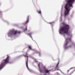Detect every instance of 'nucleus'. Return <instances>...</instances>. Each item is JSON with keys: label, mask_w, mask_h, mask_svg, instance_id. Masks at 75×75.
Listing matches in <instances>:
<instances>
[{"label": "nucleus", "mask_w": 75, "mask_h": 75, "mask_svg": "<svg viewBox=\"0 0 75 75\" xmlns=\"http://www.w3.org/2000/svg\"><path fill=\"white\" fill-rule=\"evenodd\" d=\"M59 62L58 63L57 65L56 66V67L55 68V70H58V69H58V65H59Z\"/></svg>", "instance_id": "nucleus-8"}, {"label": "nucleus", "mask_w": 75, "mask_h": 75, "mask_svg": "<svg viewBox=\"0 0 75 75\" xmlns=\"http://www.w3.org/2000/svg\"><path fill=\"white\" fill-rule=\"evenodd\" d=\"M68 40L70 41H71V38H70L66 39V42L65 43V45H68V42L67 41H68Z\"/></svg>", "instance_id": "nucleus-5"}, {"label": "nucleus", "mask_w": 75, "mask_h": 75, "mask_svg": "<svg viewBox=\"0 0 75 75\" xmlns=\"http://www.w3.org/2000/svg\"><path fill=\"white\" fill-rule=\"evenodd\" d=\"M40 64L39 63L38 64V67H39V71H40V72H42V71L41 70V68H40Z\"/></svg>", "instance_id": "nucleus-10"}, {"label": "nucleus", "mask_w": 75, "mask_h": 75, "mask_svg": "<svg viewBox=\"0 0 75 75\" xmlns=\"http://www.w3.org/2000/svg\"><path fill=\"white\" fill-rule=\"evenodd\" d=\"M7 55V57L6 58V59L3 60L2 61V63L0 65V69H1L7 64H8V63H9V56Z\"/></svg>", "instance_id": "nucleus-3"}, {"label": "nucleus", "mask_w": 75, "mask_h": 75, "mask_svg": "<svg viewBox=\"0 0 75 75\" xmlns=\"http://www.w3.org/2000/svg\"><path fill=\"white\" fill-rule=\"evenodd\" d=\"M0 13H2V12L0 11Z\"/></svg>", "instance_id": "nucleus-19"}, {"label": "nucleus", "mask_w": 75, "mask_h": 75, "mask_svg": "<svg viewBox=\"0 0 75 75\" xmlns=\"http://www.w3.org/2000/svg\"><path fill=\"white\" fill-rule=\"evenodd\" d=\"M18 34H20L21 32L20 31H17V30H12L11 31L8 33V35L9 37L10 36H14L15 35Z\"/></svg>", "instance_id": "nucleus-4"}, {"label": "nucleus", "mask_w": 75, "mask_h": 75, "mask_svg": "<svg viewBox=\"0 0 75 75\" xmlns=\"http://www.w3.org/2000/svg\"><path fill=\"white\" fill-rule=\"evenodd\" d=\"M27 34L28 35H29L30 36L32 34V33H28Z\"/></svg>", "instance_id": "nucleus-13"}, {"label": "nucleus", "mask_w": 75, "mask_h": 75, "mask_svg": "<svg viewBox=\"0 0 75 75\" xmlns=\"http://www.w3.org/2000/svg\"><path fill=\"white\" fill-rule=\"evenodd\" d=\"M38 12L39 14H41V10H40V11H38Z\"/></svg>", "instance_id": "nucleus-12"}, {"label": "nucleus", "mask_w": 75, "mask_h": 75, "mask_svg": "<svg viewBox=\"0 0 75 75\" xmlns=\"http://www.w3.org/2000/svg\"><path fill=\"white\" fill-rule=\"evenodd\" d=\"M75 1V0H66L67 4L65 5L64 8L66 10L64 12V17L65 18L67 16H68L69 14V13L70 10H71V7H73L72 5L74 2Z\"/></svg>", "instance_id": "nucleus-1"}, {"label": "nucleus", "mask_w": 75, "mask_h": 75, "mask_svg": "<svg viewBox=\"0 0 75 75\" xmlns=\"http://www.w3.org/2000/svg\"><path fill=\"white\" fill-rule=\"evenodd\" d=\"M69 48H71V46L70 45L68 47Z\"/></svg>", "instance_id": "nucleus-15"}, {"label": "nucleus", "mask_w": 75, "mask_h": 75, "mask_svg": "<svg viewBox=\"0 0 75 75\" xmlns=\"http://www.w3.org/2000/svg\"><path fill=\"white\" fill-rule=\"evenodd\" d=\"M73 68H70V69H73Z\"/></svg>", "instance_id": "nucleus-18"}, {"label": "nucleus", "mask_w": 75, "mask_h": 75, "mask_svg": "<svg viewBox=\"0 0 75 75\" xmlns=\"http://www.w3.org/2000/svg\"><path fill=\"white\" fill-rule=\"evenodd\" d=\"M49 23V24H52V23Z\"/></svg>", "instance_id": "nucleus-17"}, {"label": "nucleus", "mask_w": 75, "mask_h": 75, "mask_svg": "<svg viewBox=\"0 0 75 75\" xmlns=\"http://www.w3.org/2000/svg\"><path fill=\"white\" fill-rule=\"evenodd\" d=\"M24 57H26L27 56V55H24Z\"/></svg>", "instance_id": "nucleus-16"}, {"label": "nucleus", "mask_w": 75, "mask_h": 75, "mask_svg": "<svg viewBox=\"0 0 75 75\" xmlns=\"http://www.w3.org/2000/svg\"><path fill=\"white\" fill-rule=\"evenodd\" d=\"M30 31V30H28V31Z\"/></svg>", "instance_id": "nucleus-21"}, {"label": "nucleus", "mask_w": 75, "mask_h": 75, "mask_svg": "<svg viewBox=\"0 0 75 75\" xmlns=\"http://www.w3.org/2000/svg\"><path fill=\"white\" fill-rule=\"evenodd\" d=\"M28 48L29 50H33L32 49V48H31V46L30 45L28 46Z\"/></svg>", "instance_id": "nucleus-11"}, {"label": "nucleus", "mask_w": 75, "mask_h": 75, "mask_svg": "<svg viewBox=\"0 0 75 75\" xmlns=\"http://www.w3.org/2000/svg\"><path fill=\"white\" fill-rule=\"evenodd\" d=\"M70 70V69H69V70H68V72H69V71Z\"/></svg>", "instance_id": "nucleus-20"}, {"label": "nucleus", "mask_w": 75, "mask_h": 75, "mask_svg": "<svg viewBox=\"0 0 75 75\" xmlns=\"http://www.w3.org/2000/svg\"><path fill=\"white\" fill-rule=\"evenodd\" d=\"M63 25L64 26L61 28L59 30V33L60 34H62V32H64V34H67L69 35V33H68L69 29V25L63 23Z\"/></svg>", "instance_id": "nucleus-2"}, {"label": "nucleus", "mask_w": 75, "mask_h": 75, "mask_svg": "<svg viewBox=\"0 0 75 75\" xmlns=\"http://www.w3.org/2000/svg\"><path fill=\"white\" fill-rule=\"evenodd\" d=\"M29 22V16H28L27 17V20L26 22L25 25L27 24Z\"/></svg>", "instance_id": "nucleus-7"}, {"label": "nucleus", "mask_w": 75, "mask_h": 75, "mask_svg": "<svg viewBox=\"0 0 75 75\" xmlns=\"http://www.w3.org/2000/svg\"><path fill=\"white\" fill-rule=\"evenodd\" d=\"M26 57L28 58L27 61L26 62V65L28 69H29V68H28V56L26 55Z\"/></svg>", "instance_id": "nucleus-6"}, {"label": "nucleus", "mask_w": 75, "mask_h": 75, "mask_svg": "<svg viewBox=\"0 0 75 75\" xmlns=\"http://www.w3.org/2000/svg\"><path fill=\"white\" fill-rule=\"evenodd\" d=\"M25 28H26V29L25 30V31L26 30H27V26H26Z\"/></svg>", "instance_id": "nucleus-14"}, {"label": "nucleus", "mask_w": 75, "mask_h": 75, "mask_svg": "<svg viewBox=\"0 0 75 75\" xmlns=\"http://www.w3.org/2000/svg\"><path fill=\"white\" fill-rule=\"evenodd\" d=\"M44 71L45 72H46V74H47V73H49V72L51 71L50 70H48L47 69H45Z\"/></svg>", "instance_id": "nucleus-9"}]
</instances>
